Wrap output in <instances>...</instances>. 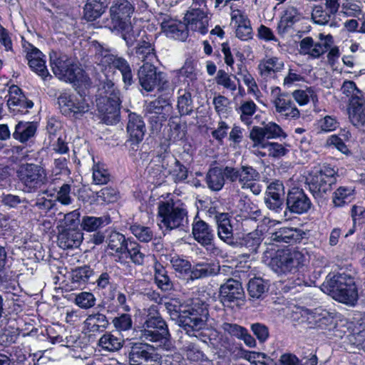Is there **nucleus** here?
<instances>
[{
    "instance_id": "f257e3e1",
    "label": "nucleus",
    "mask_w": 365,
    "mask_h": 365,
    "mask_svg": "<svg viewBox=\"0 0 365 365\" xmlns=\"http://www.w3.org/2000/svg\"><path fill=\"white\" fill-rule=\"evenodd\" d=\"M50 64L54 75L61 81L78 86H89L91 80L85 71L65 54L51 52Z\"/></svg>"
},
{
    "instance_id": "f03ea898",
    "label": "nucleus",
    "mask_w": 365,
    "mask_h": 365,
    "mask_svg": "<svg viewBox=\"0 0 365 365\" xmlns=\"http://www.w3.org/2000/svg\"><path fill=\"white\" fill-rule=\"evenodd\" d=\"M324 287L329 295L339 302L354 306L358 301V289L354 277L350 274H334L327 279Z\"/></svg>"
},
{
    "instance_id": "7ed1b4c3",
    "label": "nucleus",
    "mask_w": 365,
    "mask_h": 365,
    "mask_svg": "<svg viewBox=\"0 0 365 365\" xmlns=\"http://www.w3.org/2000/svg\"><path fill=\"white\" fill-rule=\"evenodd\" d=\"M120 93L114 83L106 79L98 88L96 106L106 123L116 121L120 112Z\"/></svg>"
},
{
    "instance_id": "20e7f679",
    "label": "nucleus",
    "mask_w": 365,
    "mask_h": 365,
    "mask_svg": "<svg viewBox=\"0 0 365 365\" xmlns=\"http://www.w3.org/2000/svg\"><path fill=\"white\" fill-rule=\"evenodd\" d=\"M93 47L95 51L94 61L102 71L118 69L122 74L123 82L127 85L132 84V70L125 59L115 55L108 48L97 41L93 42Z\"/></svg>"
},
{
    "instance_id": "39448f33",
    "label": "nucleus",
    "mask_w": 365,
    "mask_h": 365,
    "mask_svg": "<svg viewBox=\"0 0 365 365\" xmlns=\"http://www.w3.org/2000/svg\"><path fill=\"white\" fill-rule=\"evenodd\" d=\"M158 216L160 222L169 230L183 229L188 224L186 206L180 200L170 199L158 204Z\"/></svg>"
},
{
    "instance_id": "423d86ee",
    "label": "nucleus",
    "mask_w": 365,
    "mask_h": 365,
    "mask_svg": "<svg viewBox=\"0 0 365 365\" xmlns=\"http://www.w3.org/2000/svg\"><path fill=\"white\" fill-rule=\"evenodd\" d=\"M336 174L334 169L327 165L311 170L306 177V182L313 195L322 197L329 192L336 182Z\"/></svg>"
},
{
    "instance_id": "0eeeda50",
    "label": "nucleus",
    "mask_w": 365,
    "mask_h": 365,
    "mask_svg": "<svg viewBox=\"0 0 365 365\" xmlns=\"http://www.w3.org/2000/svg\"><path fill=\"white\" fill-rule=\"evenodd\" d=\"M17 177L26 192H33L46 185L48 178L46 170L36 164L26 163L19 166Z\"/></svg>"
},
{
    "instance_id": "6e6552de",
    "label": "nucleus",
    "mask_w": 365,
    "mask_h": 365,
    "mask_svg": "<svg viewBox=\"0 0 365 365\" xmlns=\"http://www.w3.org/2000/svg\"><path fill=\"white\" fill-rule=\"evenodd\" d=\"M304 255L295 250H277L275 255L272 257L269 266L279 274L295 273L303 265Z\"/></svg>"
},
{
    "instance_id": "1a4fd4ad",
    "label": "nucleus",
    "mask_w": 365,
    "mask_h": 365,
    "mask_svg": "<svg viewBox=\"0 0 365 365\" xmlns=\"http://www.w3.org/2000/svg\"><path fill=\"white\" fill-rule=\"evenodd\" d=\"M139 83L147 91H152L155 88L164 89L168 86L166 74L158 71L157 68L149 62L145 63L138 70Z\"/></svg>"
},
{
    "instance_id": "9d476101",
    "label": "nucleus",
    "mask_w": 365,
    "mask_h": 365,
    "mask_svg": "<svg viewBox=\"0 0 365 365\" xmlns=\"http://www.w3.org/2000/svg\"><path fill=\"white\" fill-rule=\"evenodd\" d=\"M208 309L207 305L195 304L189 310L184 312L181 322L184 329L187 334L190 331H198L205 328L208 319Z\"/></svg>"
},
{
    "instance_id": "9b49d317",
    "label": "nucleus",
    "mask_w": 365,
    "mask_h": 365,
    "mask_svg": "<svg viewBox=\"0 0 365 365\" xmlns=\"http://www.w3.org/2000/svg\"><path fill=\"white\" fill-rule=\"evenodd\" d=\"M61 112L70 117L78 118L88 110V103L81 96L62 93L58 98Z\"/></svg>"
},
{
    "instance_id": "f8f14e48",
    "label": "nucleus",
    "mask_w": 365,
    "mask_h": 365,
    "mask_svg": "<svg viewBox=\"0 0 365 365\" xmlns=\"http://www.w3.org/2000/svg\"><path fill=\"white\" fill-rule=\"evenodd\" d=\"M225 171L226 178L232 182H238L242 189L259 178V173L249 165H242L240 168L226 166Z\"/></svg>"
},
{
    "instance_id": "ddd939ff",
    "label": "nucleus",
    "mask_w": 365,
    "mask_h": 365,
    "mask_svg": "<svg viewBox=\"0 0 365 365\" xmlns=\"http://www.w3.org/2000/svg\"><path fill=\"white\" fill-rule=\"evenodd\" d=\"M133 7L126 0L116 1L110 9V21L106 25L109 29H119V26L127 24L133 12Z\"/></svg>"
},
{
    "instance_id": "4468645a",
    "label": "nucleus",
    "mask_w": 365,
    "mask_h": 365,
    "mask_svg": "<svg viewBox=\"0 0 365 365\" xmlns=\"http://www.w3.org/2000/svg\"><path fill=\"white\" fill-rule=\"evenodd\" d=\"M333 38L330 35L322 38V34H320L319 41H314L311 37H306L300 42V52L314 58H319L331 48Z\"/></svg>"
},
{
    "instance_id": "2eb2a0df",
    "label": "nucleus",
    "mask_w": 365,
    "mask_h": 365,
    "mask_svg": "<svg viewBox=\"0 0 365 365\" xmlns=\"http://www.w3.org/2000/svg\"><path fill=\"white\" fill-rule=\"evenodd\" d=\"M252 141L269 140V139L286 137L282 128L274 122H269L263 127L254 126L249 135Z\"/></svg>"
},
{
    "instance_id": "dca6fc26",
    "label": "nucleus",
    "mask_w": 365,
    "mask_h": 365,
    "mask_svg": "<svg viewBox=\"0 0 365 365\" xmlns=\"http://www.w3.org/2000/svg\"><path fill=\"white\" fill-rule=\"evenodd\" d=\"M7 105L10 110L16 114L27 113V109L32 108L34 103L26 99L17 86L13 85L9 90Z\"/></svg>"
},
{
    "instance_id": "f3484780",
    "label": "nucleus",
    "mask_w": 365,
    "mask_h": 365,
    "mask_svg": "<svg viewBox=\"0 0 365 365\" xmlns=\"http://www.w3.org/2000/svg\"><path fill=\"white\" fill-rule=\"evenodd\" d=\"M161 29L169 37L179 41H185L188 36L185 24L170 18L168 16L161 17Z\"/></svg>"
},
{
    "instance_id": "a211bd4d",
    "label": "nucleus",
    "mask_w": 365,
    "mask_h": 365,
    "mask_svg": "<svg viewBox=\"0 0 365 365\" xmlns=\"http://www.w3.org/2000/svg\"><path fill=\"white\" fill-rule=\"evenodd\" d=\"M287 205L291 212L302 214L309 210L311 201L302 189L294 187L287 195Z\"/></svg>"
},
{
    "instance_id": "6ab92c4d",
    "label": "nucleus",
    "mask_w": 365,
    "mask_h": 365,
    "mask_svg": "<svg viewBox=\"0 0 365 365\" xmlns=\"http://www.w3.org/2000/svg\"><path fill=\"white\" fill-rule=\"evenodd\" d=\"M187 29L201 34L207 31V19L202 8L191 7L184 17Z\"/></svg>"
},
{
    "instance_id": "aec40b11",
    "label": "nucleus",
    "mask_w": 365,
    "mask_h": 365,
    "mask_svg": "<svg viewBox=\"0 0 365 365\" xmlns=\"http://www.w3.org/2000/svg\"><path fill=\"white\" fill-rule=\"evenodd\" d=\"M275 110L287 118H298L299 110L292 101V97L287 93L279 94L272 101Z\"/></svg>"
},
{
    "instance_id": "412c9836",
    "label": "nucleus",
    "mask_w": 365,
    "mask_h": 365,
    "mask_svg": "<svg viewBox=\"0 0 365 365\" xmlns=\"http://www.w3.org/2000/svg\"><path fill=\"white\" fill-rule=\"evenodd\" d=\"M243 295V288L237 280L231 278L220 286V299L224 304L240 299Z\"/></svg>"
},
{
    "instance_id": "4be33fe9",
    "label": "nucleus",
    "mask_w": 365,
    "mask_h": 365,
    "mask_svg": "<svg viewBox=\"0 0 365 365\" xmlns=\"http://www.w3.org/2000/svg\"><path fill=\"white\" fill-rule=\"evenodd\" d=\"M107 243L112 255L118 257L119 262H122L127 258L128 241L123 234L116 231L111 232L108 237Z\"/></svg>"
},
{
    "instance_id": "5701e85b",
    "label": "nucleus",
    "mask_w": 365,
    "mask_h": 365,
    "mask_svg": "<svg viewBox=\"0 0 365 365\" xmlns=\"http://www.w3.org/2000/svg\"><path fill=\"white\" fill-rule=\"evenodd\" d=\"M172 105L168 98L159 97L149 102L145 106V111L149 115H156L159 121H165L172 113Z\"/></svg>"
},
{
    "instance_id": "b1692460",
    "label": "nucleus",
    "mask_w": 365,
    "mask_h": 365,
    "mask_svg": "<svg viewBox=\"0 0 365 365\" xmlns=\"http://www.w3.org/2000/svg\"><path fill=\"white\" fill-rule=\"evenodd\" d=\"M265 203L271 210H277L283 204L282 197L284 195L283 183L276 180L270 183L266 192Z\"/></svg>"
},
{
    "instance_id": "393cba45",
    "label": "nucleus",
    "mask_w": 365,
    "mask_h": 365,
    "mask_svg": "<svg viewBox=\"0 0 365 365\" xmlns=\"http://www.w3.org/2000/svg\"><path fill=\"white\" fill-rule=\"evenodd\" d=\"M83 233L75 227L66 228L59 232L58 244L63 250L78 247L83 241Z\"/></svg>"
},
{
    "instance_id": "a878e982",
    "label": "nucleus",
    "mask_w": 365,
    "mask_h": 365,
    "mask_svg": "<svg viewBox=\"0 0 365 365\" xmlns=\"http://www.w3.org/2000/svg\"><path fill=\"white\" fill-rule=\"evenodd\" d=\"M254 148H256L259 154L264 157L280 158L285 155L287 149L282 145L269 140L252 141Z\"/></svg>"
},
{
    "instance_id": "bb28decb",
    "label": "nucleus",
    "mask_w": 365,
    "mask_h": 365,
    "mask_svg": "<svg viewBox=\"0 0 365 365\" xmlns=\"http://www.w3.org/2000/svg\"><path fill=\"white\" fill-rule=\"evenodd\" d=\"M232 21L236 26V36L242 41L252 38V29L247 17L238 9L232 11L231 14Z\"/></svg>"
},
{
    "instance_id": "cd10ccee",
    "label": "nucleus",
    "mask_w": 365,
    "mask_h": 365,
    "mask_svg": "<svg viewBox=\"0 0 365 365\" xmlns=\"http://www.w3.org/2000/svg\"><path fill=\"white\" fill-rule=\"evenodd\" d=\"M127 132L130 140L133 142L139 143L143 139L145 133V125L140 115L133 113L129 114Z\"/></svg>"
},
{
    "instance_id": "c85d7f7f",
    "label": "nucleus",
    "mask_w": 365,
    "mask_h": 365,
    "mask_svg": "<svg viewBox=\"0 0 365 365\" xmlns=\"http://www.w3.org/2000/svg\"><path fill=\"white\" fill-rule=\"evenodd\" d=\"M152 358V354L148 351V344L134 343L130 346L128 354L130 365H144Z\"/></svg>"
},
{
    "instance_id": "c756f323",
    "label": "nucleus",
    "mask_w": 365,
    "mask_h": 365,
    "mask_svg": "<svg viewBox=\"0 0 365 365\" xmlns=\"http://www.w3.org/2000/svg\"><path fill=\"white\" fill-rule=\"evenodd\" d=\"M284 66V62L280 58L275 56H267L259 61L258 70L262 76L269 78L281 71Z\"/></svg>"
},
{
    "instance_id": "7c9ffc66",
    "label": "nucleus",
    "mask_w": 365,
    "mask_h": 365,
    "mask_svg": "<svg viewBox=\"0 0 365 365\" xmlns=\"http://www.w3.org/2000/svg\"><path fill=\"white\" fill-rule=\"evenodd\" d=\"M192 235L195 240L203 246L211 245L214 237L210 226L201 220L193 222Z\"/></svg>"
},
{
    "instance_id": "2f4dec72",
    "label": "nucleus",
    "mask_w": 365,
    "mask_h": 365,
    "mask_svg": "<svg viewBox=\"0 0 365 365\" xmlns=\"http://www.w3.org/2000/svg\"><path fill=\"white\" fill-rule=\"evenodd\" d=\"M108 325L106 315L97 312L88 315L83 322V331L86 334H95L103 330Z\"/></svg>"
},
{
    "instance_id": "473e14b6",
    "label": "nucleus",
    "mask_w": 365,
    "mask_h": 365,
    "mask_svg": "<svg viewBox=\"0 0 365 365\" xmlns=\"http://www.w3.org/2000/svg\"><path fill=\"white\" fill-rule=\"evenodd\" d=\"M225 167L210 168L206 174L205 182L210 190L217 192L222 190L225 182Z\"/></svg>"
},
{
    "instance_id": "72a5a7b5",
    "label": "nucleus",
    "mask_w": 365,
    "mask_h": 365,
    "mask_svg": "<svg viewBox=\"0 0 365 365\" xmlns=\"http://www.w3.org/2000/svg\"><path fill=\"white\" fill-rule=\"evenodd\" d=\"M217 224V235L222 241L230 244L233 240V229L227 213H220L215 216Z\"/></svg>"
},
{
    "instance_id": "f704fd0d",
    "label": "nucleus",
    "mask_w": 365,
    "mask_h": 365,
    "mask_svg": "<svg viewBox=\"0 0 365 365\" xmlns=\"http://www.w3.org/2000/svg\"><path fill=\"white\" fill-rule=\"evenodd\" d=\"M107 6V0H87L83 9L85 19L95 21L105 12Z\"/></svg>"
},
{
    "instance_id": "c9c22d12",
    "label": "nucleus",
    "mask_w": 365,
    "mask_h": 365,
    "mask_svg": "<svg viewBox=\"0 0 365 365\" xmlns=\"http://www.w3.org/2000/svg\"><path fill=\"white\" fill-rule=\"evenodd\" d=\"M220 271L217 264L210 262H199L195 264L190 271V279H197L217 274Z\"/></svg>"
},
{
    "instance_id": "e433bc0d",
    "label": "nucleus",
    "mask_w": 365,
    "mask_h": 365,
    "mask_svg": "<svg viewBox=\"0 0 365 365\" xmlns=\"http://www.w3.org/2000/svg\"><path fill=\"white\" fill-rule=\"evenodd\" d=\"M349 118L351 123L356 127L365 124V97L358 101L349 104Z\"/></svg>"
},
{
    "instance_id": "4c0bfd02",
    "label": "nucleus",
    "mask_w": 365,
    "mask_h": 365,
    "mask_svg": "<svg viewBox=\"0 0 365 365\" xmlns=\"http://www.w3.org/2000/svg\"><path fill=\"white\" fill-rule=\"evenodd\" d=\"M151 40L148 36H143L135 48V53L138 58L145 63H150V61H153L156 58Z\"/></svg>"
},
{
    "instance_id": "58836bf2",
    "label": "nucleus",
    "mask_w": 365,
    "mask_h": 365,
    "mask_svg": "<svg viewBox=\"0 0 365 365\" xmlns=\"http://www.w3.org/2000/svg\"><path fill=\"white\" fill-rule=\"evenodd\" d=\"M123 342L119 334L106 332L101 336L98 345L104 351L113 352L118 351L123 346Z\"/></svg>"
},
{
    "instance_id": "ea45409f",
    "label": "nucleus",
    "mask_w": 365,
    "mask_h": 365,
    "mask_svg": "<svg viewBox=\"0 0 365 365\" xmlns=\"http://www.w3.org/2000/svg\"><path fill=\"white\" fill-rule=\"evenodd\" d=\"M257 106L252 100H245L240 102L236 108V112L240 116V120L246 125L252 123L253 115L256 113Z\"/></svg>"
},
{
    "instance_id": "a19ab883",
    "label": "nucleus",
    "mask_w": 365,
    "mask_h": 365,
    "mask_svg": "<svg viewBox=\"0 0 365 365\" xmlns=\"http://www.w3.org/2000/svg\"><path fill=\"white\" fill-rule=\"evenodd\" d=\"M300 19V14L294 6L288 7L282 16L278 24V31L279 34H285L292 28L294 24Z\"/></svg>"
},
{
    "instance_id": "79ce46f5",
    "label": "nucleus",
    "mask_w": 365,
    "mask_h": 365,
    "mask_svg": "<svg viewBox=\"0 0 365 365\" xmlns=\"http://www.w3.org/2000/svg\"><path fill=\"white\" fill-rule=\"evenodd\" d=\"M111 31L120 33L123 38L129 46H133V43L138 41V38L140 37V35L141 37L143 36H146L144 31H140L138 28H134L130 22L119 26V29H111Z\"/></svg>"
},
{
    "instance_id": "37998d69",
    "label": "nucleus",
    "mask_w": 365,
    "mask_h": 365,
    "mask_svg": "<svg viewBox=\"0 0 365 365\" xmlns=\"http://www.w3.org/2000/svg\"><path fill=\"white\" fill-rule=\"evenodd\" d=\"M36 131V125L33 122H19L15 128L13 137L21 142L25 143L32 138Z\"/></svg>"
},
{
    "instance_id": "c03bdc74",
    "label": "nucleus",
    "mask_w": 365,
    "mask_h": 365,
    "mask_svg": "<svg viewBox=\"0 0 365 365\" xmlns=\"http://www.w3.org/2000/svg\"><path fill=\"white\" fill-rule=\"evenodd\" d=\"M169 164H170L171 169L168 171V173L172 176L175 182H182L187 179V169L178 160L174 158H168L166 165Z\"/></svg>"
},
{
    "instance_id": "a18cd8bd",
    "label": "nucleus",
    "mask_w": 365,
    "mask_h": 365,
    "mask_svg": "<svg viewBox=\"0 0 365 365\" xmlns=\"http://www.w3.org/2000/svg\"><path fill=\"white\" fill-rule=\"evenodd\" d=\"M155 282L160 289L169 291L173 288V283L168 275L165 268L160 263L155 262L154 265Z\"/></svg>"
},
{
    "instance_id": "49530a36",
    "label": "nucleus",
    "mask_w": 365,
    "mask_h": 365,
    "mask_svg": "<svg viewBox=\"0 0 365 365\" xmlns=\"http://www.w3.org/2000/svg\"><path fill=\"white\" fill-rule=\"evenodd\" d=\"M168 158H163L158 160V163L153 162L147 168V172L149 177L156 183H160L167 175L166 165Z\"/></svg>"
},
{
    "instance_id": "de8ad7c7",
    "label": "nucleus",
    "mask_w": 365,
    "mask_h": 365,
    "mask_svg": "<svg viewBox=\"0 0 365 365\" xmlns=\"http://www.w3.org/2000/svg\"><path fill=\"white\" fill-rule=\"evenodd\" d=\"M143 327L157 329L163 332L168 331L165 322L160 317L155 306H152L148 309V319L145 320Z\"/></svg>"
},
{
    "instance_id": "09e8293b",
    "label": "nucleus",
    "mask_w": 365,
    "mask_h": 365,
    "mask_svg": "<svg viewBox=\"0 0 365 365\" xmlns=\"http://www.w3.org/2000/svg\"><path fill=\"white\" fill-rule=\"evenodd\" d=\"M110 222V219L108 216L99 217L85 216L82 219L81 227L87 232H93L103 225H108Z\"/></svg>"
},
{
    "instance_id": "8fccbe9b",
    "label": "nucleus",
    "mask_w": 365,
    "mask_h": 365,
    "mask_svg": "<svg viewBox=\"0 0 365 365\" xmlns=\"http://www.w3.org/2000/svg\"><path fill=\"white\" fill-rule=\"evenodd\" d=\"M341 90L342 93L348 98L349 104L365 98V95L351 81H344Z\"/></svg>"
},
{
    "instance_id": "3c124183",
    "label": "nucleus",
    "mask_w": 365,
    "mask_h": 365,
    "mask_svg": "<svg viewBox=\"0 0 365 365\" xmlns=\"http://www.w3.org/2000/svg\"><path fill=\"white\" fill-rule=\"evenodd\" d=\"M170 334L168 331L163 332L157 329L143 327V329L141 330L140 339L143 341L151 342H162L163 341L167 340Z\"/></svg>"
},
{
    "instance_id": "603ef678",
    "label": "nucleus",
    "mask_w": 365,
    "mask_h": 365,
    "mask_svg": "<svg viewBox=\"0 0 365 365\" xmlns=\"http://www.w3.org/2000/svg\"><path fill=\"white\" fill-rule=\"evenodd\" d=\"M292 97L299 106L307 105L309 101L314 103L317 101V96L312 87L306 89H298L292 92Z\"/></svg>"
},
{
    "instance_id": "864d4df0",
    "label": "nucleus",
    "mask_w": 365,
    "mask_h": 365,
    "mask_svg": "<svg viewBox=\"0 0 365 365\" xmlns=\"http://www.w3.org/2000/svg\"><path fill=\"white\" fill-rule=\"evenodd\" d=\"M187 359L192 361L199 362L206 361L207 356L199 346L192 342H188L184 346Z\"/></svg>"
},
{
    "instance_id": "5fc2aeb1",
    "label": "nucleus",
    "mask_w": 365,
    "mask_h": 365,
    "mask_svg": "<svg viewBox=\"0 0 365 365\" xmlns=\"http://www.w3.org/2000/svg\"><path fill=\"white\" fill-rule=\"evenodd\" d=\"M354 190L346 187H339L333 195V203L336 207H341L351 202Z\"/></svg>"
},
{
    "instance_id": "6e6d98bb",
    "label": "nucleus",
    "mask_w": 365,
    "mask_h": 365,
    "mask_svg": "<svg viewBox=\"0 0 365 365\" xmlns=\"http://www.w3.org/2000/svg\"><path fill=\"white\" fill-rule=\"evenodd\" d=\"M247 291L251 297L259 299L267 291V286L262 278H254L249 281Z\"/></svg>"
},
{
    "instance_id": "4d7b16f0",
    "label": "nucleus",
    "mask_w": 365,
    "mask_h": 365,
    "mask_svg": "<svg viewBox=\"0 0 365 365\" xmlns=\"http://www.w3.org/2000/svg\"><path fill=\"white\" fill-rule=\"evenodd\" d=\"M296 230L289 227H282L272 233L271 241L290 243L295 240Z\"/></svg>"
},
{
    "instance_id": "13d9d810",
    "label": "nucleus",
    "mask_w": 365,
    "mask_h": 365,
    "mask_svg": "<svg viewBox=\"0 0 365 365\" xmlns=\"http://www.w3.org/2000/svg\"><path fill=\"white\" fill-rule=\"evenodd\" d=\"M261 237L257 232H252L247 234L242 240L240 244L245 247L250 253L257 252L260 244Z\"/></svg>"
},
{
    "instance_id": "bf43d9fd",
    "label": "nucleus",
    "mask_w": 365,
    "mask_h": 365,
    "mask_svg": "<svg viewBox=\"0 0 365 365\" xmlns=\"http://www.w3.org/2000/svg\"><path fill=\"white\" fill-rule=\"evenodd\" d=\"M192 98L190 92L186 91H179L178 100V108L181 115H187L192 110Z\"/></svg>"
},
{
    "instance_id": "052dcab7",
    "label": "nucleus",
    "mask_w": 365,
    "mask_h": 365,
    "mask_svg": "<svg viewBox=\"0 0 365 365\" xmlns=\"http://www.w3.org/2000/svg\"><path fill=\"white\" fill-rule=\"evenodd\" d=\"M44 57L45 56H41L37 60L31 58L28 63L32 71L40 76L43 80H46L47 78H51V76L46 68Z\"/></svg>"
},
{
    "instance_id": "680f3d73",
    "label": "nucleus",
    "mask_w": 365,
    "mask_h": 365,
    "mask_svg": "<svg viewBox=\"0 0 365 365\" xmlns=\"http://www.w3.org/2000/svg\"><path fill=\"white\" fill-rule=\"evenodd\" d=\"M96 300V297L91 292H82L76 294L74 302L80 308L88 309L95 305Z\"/></svg>"
},
{
    "instance_id": "e2e57ef3",
    "label": "nucleus",
    "mask_w": 365,
    "mask_h": 365,
    "mask_svg": "<svg viewBox=\"0 0 365 365\" xmlns=\"http://www.w3.org/2000/svg\"><path fill=\"white\" fill-rule=\"evenodd\" d=\"M110 175L103 165L97 164L93 168V180L96 185H104L110 181Z\"/></svg>"
},
{
    "instance_id": "0e129e2a",
    "label": "nucleus",
    "mask_w": 365,
    "mask_h": 365,
    "mask_svg": "<svg viewBox=\"0 0 365 365\" xmlns=\"http://www.w3.org/2000/svg\"><path fill=\"white\" fill-rule=\"evenodd\" d=\"M215 81L217 85L222 86L225 89L232 92L237 90V84L235 81L231 78V76L224 70H219L215 77Z\"/></svg>"
},
{
    "instance_id": "69168bd1",
    "label": "nucleus",
    "mask_w": 365,
    "mask_h": 365,
    "mask_svg": "<svg viewBox=\"0 0 365 365\" xmlns=\"http://www.w3.org/2000/svg\"><path fill=\"white\" fill-rule=\"evenodd\" d=\"M130 230L132 233L141 242H148L153 237V231L148 227L135 224L130 226Z\"/></svg>"
},
{
    "instance_id": "338daca9",
    "label": "nucleus",
    "mask_w": 365,
    "mask_h": 365,
    "mask_svg": "<svg viewBox=\"0 0 365 365\" xmlns=\"http://www.w3.org/2000/svg\"><path fill=\"white\" fill-rule=\"evenodd\" d=\"M97 197L106 203H113L118 199V192L113 187H106L97 193Z\"/></svg>"
},
{
    "instance_id": "774afa93",
    "label": "nucleus",
    "mask_w": 365,
    "mask_h": 365,
    "mask_svg": "<svg viewBox=\"0 0 365 365\" xmlns=\"http://www.w3.org/2000/svg\"><path fill=\"white\" fill-rule=\"evenodd\" d=\"M331 15L330 12L323 10L322 7L316 6L312 11V19L319 25H325L330 21Z\"/></svg>"
}]
</instances>
